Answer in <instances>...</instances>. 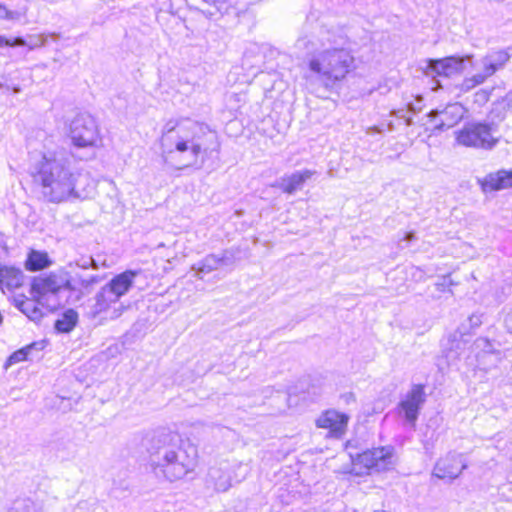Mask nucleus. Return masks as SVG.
<instances>
[{"label":"nucleus","mask_w":512,"mask_h":512,"mask_svg":"<svg viewBox=\"0 0 512 512\" xmlns=\"http://www.w3.org/2000/svg\"><path fill=\"white\" fill-rule=\"evenodd\" d=\"M348 40L343 35L320 29L318 34L299 37L295 48L308 57L309 75L325 88H333L354 68V57L346 47Z\"/></svg>","instance_id":"nucleus-1"},{"label":"nucleus","mask_w":512,"mask_h":512,"mask_svg":"<svg viewBox=\"0 0 512 512\" xmlns=\"http://www.w3.org/2000/svg\"><path fill=\"white\" fill-rule=\"evenodd\" d=\"M153 475L161 481L174 482L194 471L197 447L181 436L165 429L153 431L142 440Z\"/></svg>","instance_id":"nucleus-2"},{"label":"nucleus","mask_w":512,"mask_h":512,"mask_svg":"<svg viewBox=\"0 0 512 512\" xmlns=\"http://www.w3.org/2000/svg\"><path fill=\"white\" fill-rule=\"evenodd\" d=\"M35 181L41 185L43 197L53 203L69 197H81L77 183L81 174L73 171L71 161L64 152H48L35 166Z\"/></svg>","instance_id":"nucleus-3"},{"label":"nucleus","mask_w":512,"mask_h":512,"mask_svg":"<svg viewBox=\"0 0 512 512\" xmlns=\"http://www.w3.org/2000/svg\"><path fill=\"white\" fill-rule=\"evenodd\" d=\"M186 129L191 132V136L176 121L169 120L163 127L162 146L168 147L174 141L177 152L187 153L186 162L178 169L191 166L200 168L207 152L212 149L209 143L216 141V134L207 125L197 122H189Z\"/></svg>","instance_id":"nucleus-4"},{"label":"nucleus","mask_w":512,"mask_h":512,"mask_svg":"<svg viewBox=\"0 0 512 512\" xmlns=\"http://www.w3.org/2000/svg\"><path fill=\"white\" fill-rule=\"evenodd\" d=\"M137 272L126 270L114 276L94 296L95 303L91 308L93 317L106 312L117 304L119 299L132 288Z\"/></svg>","instance_id":"nucleus-5"},{"label":"nucleus","mask_w":512,"mask_h":512,"mask_svg":"<svg viewBox=\"0 0 512 512\" xmlns=\"http://www.w3.org/2000/svg\"><path fill=\"white\" fill-rule=\"evenodd\" d=\"M498 125L491 121L468 122L456 132L458 144L482 150H492L499 142L494 136Z\"/></svg>","instance_id":"nucleus-6"},{"label":"nucleus","mask_w":512,"mask_h":512,"mask_svg":"<svg viewBox=\"0 0 512 512\" xmlns=\"http://www.w3.org/2000/svg\"><path fill=\"white\" fill-rule=\"evenodd\" d=\"M69 137L77 148L98 147L102 142L96 120L86 113L76 115L71 121Z\"/></svg>","instance_id":"nucleus-7"},{"label":"nucleus","mask_w":512,"mask_h":512,"mask_svg":"<svg viewBox=\"0 0 512 512\" xmlns=\"http://www.w3.org/2000/svg\"><path fill=\"white\" fill-rule=\"evenodd\" d=\"M426 397L425 386L423 384H413L397 404L398 416L403 418L406 424L415 427L420 411L426 402Z\"/></svg>","instance_id":"nucleus-8"},{"label":"nucleus","mask_w":512,"mask_h":512,"mask_svg":"<svg viewBox=\"0 0 512 512\" xmlns=\"http://www.w3.org/2000/svg\"><path fill=\"white\" fill-rule=\"evenodd\" d=\"M472 55L448 56L442 59H428L424 72L427 76L452 77L463 72L465 62H472Z\"/></svg>","instance_id":"nucleus-9"},{"label":"nucleus","mask_w":512,"mask_h":512,"mask_svg":"<svg viewBox=\"0 0 512 512\" xmlns=\"http://www.w3.org/2000/svg\"><path fill=\"white\" fill-rule=\"evenodd\" d=\"M466 109L460 103H451L442 110L433 109L427 116L434 122L433 132L440 133L458 124L464 117Z\"/></svg>","instance_id":"nucleus-10"},{"label":"nucleus","mask_w":512,"mask_h":512,"mask_svg":"<svg viewBox=\"0 0 512 512\" xmlns=\"http://www.w3.org/2000/svg\"><path fill=\"white\" fill-rule=\"evenodd\" d=\"M467 468L464 454L449 452L445 457L440 458L433 469V475L439 479L452 481Z\"/></svg>","instance_id":"nucleus-11"},{"label":"nucleus","mask_w":512,"mask_h":512,"mask_svg":"<svg viewBox=\"0 0 512 512\" xmlns=\"http://www.w3.org/2000/svg\"><path fill=\"white\" fill-rule=\"evenodd\" d=\"M393 451L391 446L373 448L359 454L357 460L367 469L385 471L393 466Z\"/></svg>","instance_id":"nucleus-12"},{"label":"nucleus","mask_w":512,"mask_h":512,"mask_svg":"<svg viewBox=\"0 0 512 512\" xmlns=\"http://www.w3.org/2000/svg\"><path fill=\"white\" fill-rule=\"evenodd\" d=\"M61 289L62 285L54 275L35 277L31 282L30 294L44 305L50 296L54 297Z\"/></svg>","instance_id":"nucleus-13"},{"label":"nucleus","mask_w":512,"mask_h":512,"mask_svg":"<svg viewBox=\"0 0 512 512\" xmlns=\"http://www.w3.org/2000/svg\"><path fill=\"white\" fill-rule=\"evenodd\" d=\"M512 57V47L495 50L481 58L482 73L486 78L491 77L502 69Z\"/></svg>","instance_id":"nucleus-14"},{"label":"nucleus","mask_w":512,"mask_h":512,"mask_svg":"<svg viewBox=\"0 0 512 512\" xmlns=\"http://www.w3.org/2000/svg\"><path fill=\"white\" fill-rule=\"evenodd\" d=\"M478 183L484 193L499 191L512 187V170H499L491 172L484 178H479Z\"/></svg>","instance_id":"nucleus-15"},{"label":"nucleus","mask_w":512,"mask_h":512,"mask_svg":"<svg viewBox=\"0 0 512 512\" xmlns=\"http://www.w3.org/2000/svg\"><path fill=\"white\" fill-rule=\"evenodd\" d=\"M228 464L209 468L205 482L208 488L216 492H226L231 487V475Z\"/></svg>","instance_id":"nucleus-16"},{"label":"nucleus","mask_w":512,"mask_h":512,"mask_svg":"<svg viewBox=\"0 0 512 512\" xmlns=\"http://www.w3.org/2000/svg\"><path fill=\"white\" fill-rule=\"evenodd\" d=\"M315 173V171L309 169L296 171L290 175H285L280 178L274 186L281 189L284 193L294 194L296 191L301 190L304 183Z\"/></svg>","instance_id":"nucleus-17"},{"label":"nucleus","mask_w":512,"mask_h":512,"mask_svg":"<svg viewBox=\"0 0 512 512\" xmlns=\"http://www.w3.org/2000/svg\"><path fill=\"white\" fill-rule=\"evenodd\" d=\"M347 423V415L333 410L326 411L316 421L318 427L330 429L335 435H341L345 431Z\"/></svg>","instance_id":"nucleus-18"},{"label":"nucleus","mask_w":512,"mask_h":512,"mask_svg":"<svg viewBox=\"0 0 512 512\" xmlns=\"http://www.w3.org/2000/svg\"><path fill=\"white\" fill-rule=\"evenodd\" d=\"M23 272L15 267L0 266V287L9 290L18 288L23 282Z\"/></svg>","instance_id":"nucleus-19"},{"label":"nucleus","mask_w":512,"mask_h":512,"mask_svg":"<svg viewBox=\"0 0 512 512\" xmlns=\"http://www.w3.org/2000/svg\"><path fill=\"white\" fill-rule=\"evenodd\" d=\"M204 4H208L209 7L207 9H200L201 12L211 20L218 19L219 16H222L228 13L229 9L233 7L237 0H202Z\"/></svg>","instance_id":"nucleus-20"},{"label":"nucleus","mask_w":512,"mask_h":512,"mask_svg":"<svg viewBox=\"0 0 512 512\" xmlns=\"http://www.w3.org/2000/svg\"><path fill=\"white\" fill-rule=\"evenodd\" d=\"M51 265V260L46 252L32 250L28 253L25 267L29 271L43 270Z\"/></svg>","instance_id":"nucleus-21"},{"label":"nucleus","mask_w":512,"mask_h":512,"mask_svg":"<svg viewBox=\"0 0 512 512\" xmlns=\"http://www.w3.org/2000/svg\"><path fill=\"white\" fill-rule=\"evenodd\" d=\"M220 267V262L218 260V256L215 254H208L202 260L193 264L192 270L196 272V276L200 279L203 278L204 275L209 274Z\"/></svg>","instance_id":"nucleus-22"},{"label":"nucleus","mask_w":512,"mask_h":512,"mask_svg":"<svg viewBox=\"0 0 512 512\" xmlns=\"http://www.w3.org/2000/svg\"><path fill=\"white\" fill-rule=\"evenodd\" d=\"M38 305H41L38 303V301L33 299L25 298L23 300H17L16 301V307L24 313L30 320L32 321H39L43 317V313L41 309L38 307Z\"/></svg>","instance_id":"nucleus-23"},{"label":"nucleus","mask_w":512,"mask_h":512,"mask_svg":"<svg viewBox=\"0 0 512 512\" xmlns=\"http://www.w3.org/2000/svg\"><path fill=\"white\" fill-rule=\"evenodd\" d=\"M78 322V313L73 309H67L62 317L54 323V328L59 333L71 332Z\"/></svg>","instance_id":"nucleus-24"},{"label":"nucleus","mask_w":512,"mask_h":512,"mask_svg":"<svg viewBox=\"0 0 512 512\" xmlns=\"http://www.w3.org/2000/svg\"><path fill=\"white\" fill-rule=\"evenodd\" d=\"M79 450V445L71 439L62 440L57 447V451L63 459H74Z\"/></svg>","instance_id":"nucleus-25"},{"label":"nucleus","mask_w":512,"mask_h":512,"mask_svg":"<svg viewBox=\"0 0 512 512\" xmlns=\"http://www.w3.org/2000/svg\"><path fill=\"white\" fill-rule=\"evenodd\" d=\"M99 281L98 276L92 275L89 278H81V277H73L71 279H67L65 282L61 283L62 288L67 290H76V282H79L82 287L88 288L89 286L97 283Z\"/></svg>","instance_id":"nucleus-26"},{"label":"nucleus","mask_w":512,"mask_h":512,"mask_svg":"<svg viewBox=\"0 0 512 512\" xmlns=\"http://www.w3.org/2000/svg\"><path fill=\"white\" fill-rule=\"evenodd\" d=\"M484 314L482 313H474L468 317L466 322L462 323L460 327V334L472 333L476 328H478L483 322Z\"/></svg>","instance_id":"nucleus-27"},{"label":"nucleus","mask_w":512,"mask_h":512,"mask_svg":"<svg viewBox=\"0 0 512 512\" xmlns=\"http://www.w3.org/2000/svg\"><path fill=\"white\" fill-rule=\"evenodd\" d=\"M9 512H36V505L29 498L17 499Z\"/></svg>","instance_id":"nucleus-28"},{"label":"nucleus","mask_w":512,"mask_h":512,"mask_svg":"<svg viewBox=\"0 0 512 512\" xmlns=\"http://www.w3.org/2000/svg\"><path fill=\"white\" fill-rule=\"evenodd\" d=\"M486 77L482 72L473 75L472 77L465 78L461 84V90L464 92H468L474 87L484 83L486 81Z\"/></svg>","instance_id":"nucleus-29"},{"label":"nucleus","mask_w":512,"mask_h":512,"mask_svg":"<svg viewBox=\"0 0 512 512\" xmlns=\"http://www.w3.org/2000/svg\"><path fill=\"white\" fill-rule=\"evenodd\" d=\"M33 360V356H30L29 349L27 347L21 348L15 351L12 355L9 356L7 360V364L11 365L14 363H18L21 361Z\"/></svg>","instance_id":"nucleus-30"},{"label":"nucleus","mask_w":512,"mask_h":512,"mask_svg":"<svg viewBox=\"0 0 512 512\" xmlns=\"http://www.w3.org/2000/svg\"><path fill=\"white\" fill-rule=\"evenodd\" d=\"M492 89H480L473 95V102L479 107L484 106L490 99Z\"/></svg>","instance_id":"nucleus-31"},{"label":"nucleus","mask_w":512,"mask_h":512,"mask_svg":"<svg viewBox=\"0 0 512 512\" xmlns=\"http://www.w3.org/2000/svg\"><path fill=\"white\" fill-rule=\"evenodd\" d=\"M218 260L220 262V266H229L232 265L235 261V252L233 249H226L223 251L221 256H218Z\"/></svg>","instance_id":"nucleus-32"},{"label":"nucleus","mask_w":512,"mask_h":512,"mask_svg":"<svg viewBox=\"0 0 512 512\" xmlns=\"http://www.w3.org/2000/svg\"><path fill=\"white\" fill-rule=\"evenodd\" d=\"M19 18V13L9 10L5 5L0 3V19L16 20Z\"/></svg>","instance_id":"nucleus-33"},{"label":"nucleus","mask_w":512,"mask_h":512,"mask_svg":"<svg viewBox=\"0 0 512 512\" xmlns=\"http://www.w3.org/2000/svg\"><path fill=\"white\" fill-rule=\"evenodd\" d=\"M29 349L30 356H33V359L35 357H38L37 355H34V353L38 354L40 351H42L45 347L44 341H37L33 342L26 346Z\"/></svg>","instance_id":"nucleus-34"},{"label":"nucleus","mask_w":512,"mask_h":512,"mask_svg":"<svg viewBox=\"0 0 512 512\" xmlns=\"http://www.w3.org/2000/svg\"><path fill=\"white\" fill-rule=\"evenodd\" d=\"M423 97L418 95L415 97L414 102H409L407 107L410 112L417 113L422 110Z\"/></svg>","instance_id":"nucleus-35"},{"label":"nucleus","mask_w":512,"mask_h":512,"mask_svg":"<svg viewBox=\"0 0 512 512\" xmlns=\"http://www.w3.org/2000/svg\"><path fill=\"white\" fill-rule=\"evenodd\" d=\"M93 263H95L94 259L92 257L88 258H82L76 262V265L80 268L87 269L89 268Z\"/></svg>","instance_id":"nucleus-36"},{"label":"nucleus","mask_w":512,"mask_h":512,"mask_svg":"<svg viewBox=\"0 0 512 512\" xmlns=\"http://www.w3.org/2000/svg\"><path fill=\"white\" fill-rule=\"evenodd\" d=\"M452 281L449 277H444L441 282L436 283L437 290L445 291L446 287L450 286Z\"/></svg>","instance_id":"nucleus-37"},{"label":"nucleus","mask_w":512,"mask_h":512,"mask_svg":"<svg viewBox=\"0 0 512 512\" xmlns=\"http://www.w3.org/2000/svg\"><path fill=\"white\" fill-rule=\"evenodd\" d=\"M125 307L123 304L119 303L118 306L113 307L112 315L110 316L111 319H116L121 316L123 313Z\"/></svg>","instance_id":"nucleus-38"},{"label":"nucleus","mask_w":512,"mask_h":512,"mask_svg":"<svg viewBox=\"0 0 512 512\" xmlns=\"http://www.w3.org/2000/svg\"><path fill=\"white\" fill-rule=\"evenodd\" d=\"M477 346L478 347H483L484 351H491V343L489 342L488 339H485V338H480L477 340Z\"/></svg>","instance_id":"nucleus-39"},{"label":"nucleus","mask_w":512,"mask_h":512,"mask_svg":"<svg viewBox=\"0 0 512 512\" xmlns=\"http://www.w3.org/2000/svg\"><path fill=\"white\" fill-rule=\"evenodd\" d=\"M504 323L508 332L512 333V306L505 316Z\"/></svg>","instance_id":"nucleus-40"},{"label":"nucleus","mask_w":512,"mask_h":512,"mask_svg":"<svg viewBox=\"0 0 512 512\" xmlns=\"http://www.w3.org/2000/svg\"><path fill=\"white\" fill-rule=\"evenodd\" d=\"M414 238H415V235H414V233H413V232H407V233H405V236H404V240H405V241L410 242V241H412Z\"/></svg>","instance_id":"nucleus-41"},{"label":"nucleus","mask_w":512,"mask_h":512,"mask_svg":"<svg viewBox=\"0 0 512 512\" xmlns=\"http://www.w3.org/2000/svg\"><path fill=\"white\" fill-rule=\"evenodd\" d=\"M10 45L9 40L4 36H0V47Z\"/></svg>","instance_id":"nucleus-42"},{"label":"nucleus","mask_w":512,"mask_h":512,"mask_svg":"<svg viewBox=\"0 0 512 512\" xmlns=\"http://www.w3.org/2000/svg\"><path fill=\"white\" fill-rule=\"evenodd\" d=\"M405 123L407 126H411L413 124V119L411 117H408L405 119Z\"/></svg>","instance_id":"nucleus-43"},{"label":"nucleus","mask_w":512,"mask_h":512,"mask_svg":"<svg viewBox=\"0 0 512 512\" xmlns=\"http://www.w3.org/2000/svg\"><path fill=\"white\" fill-rule=\"evenodd\" d=\"M506 100L507 101H512V91L508 92L507 95H506Z\"/></svg>","instance_id":"nucleus-44"},{"label":"nucleus","mask_w":512,"mask_h":512,"mask_svg":"<svg viewBox=\"0 0 512 512\" xmlns=\"http://www.w3.org/2000/svg\"><path fill=\"white\" fill-rule=\"evenodd\" d=\"M395 115H396L397 117H402V118L404 117V116L401 114V111H397V112H395Z\"/></svg>","instance_id":"nucleus-45"}]
</instances>
